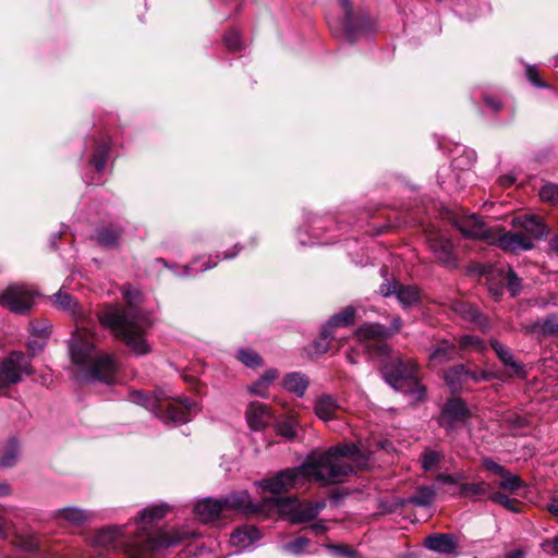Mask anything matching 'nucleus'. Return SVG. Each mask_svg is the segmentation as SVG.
Returning a JSON list of instances; mask_svg holds the SVG:
<instances>
[{"label":"nucleus","mask_w":558,"mask_h":558,"mask_svg":"<svg viewBox=\"0 0 558 558\" xmlns=\"http://www.w3.org/2000/svg\"><path fill=\"white\" fill-rule=\"evenodd\" d=\"M369 453V450L353 442L337 445L325 452H313L298 468L282 470L255 484L263 490L277 495L302 487L308 481L322 485L341 483L348 475L368 465Z\"/></svg>","instance_id":"1"},{"label":"nucleus","mask_w":558,"mask_h":558,"mask_svg":"<svg viewBox=\"0 0 558 558\" xmlns=\"http://www.w3.org/2000/svg\"><path fill=\"white\" fill-rule=\"evenodd\" d=\"M53 304L69 313L75 320V330L69 344L72 362L78 367V379L104 381L111 385L118 369L112 355L96 351L95 325L85 316L76 300L66 292L59 291L52 295Z\"/></svg>","instance_id":"2"},{"label":"nucleus","mask_w":558,"mask_h":558,"mask_svg":"<svg viewBox=\"0 0 558 558\" xmlns=\"http://www.w3.org/2000/svg\"><path fill=\"white\" fill-rule=\"evenodd\" d=\"M122 293L129 306L124 310L107 306L98 314V319L104 327L121 338L135 355H145L150 351L145 331L151 326V320L146 313L135 307L141 299L138 290L125 287Z\"/></svg>","instance_id":"3"},{"label":"nucleus","mask_w":558,"mask_h":558,"mask_svg":"<svg viewBox=\"0 0 558 558\" xmlns=\"http://www.w3.org/2000/svg\"><path fill=\"white\" fill-rule=\"evenodd\" d=\"M168 511L169 507L165 504L149 506L141 511L135 521L137 530L136 536L145 550L160 551L193 535L192 532L179 530L153 531V523L156 520L162 519Z\"/></svg>","instance_id":"4"},{"label":"nucleus","mask_w":558,"mask_h":558,"mask_svg":"<svg viewBox=\"0 0 558 558\" xmlns=\"http://www.w3.org/2000/svg\"><path fill=\"white\" fill-rule=\"evenodd\" d=\"M131 400L149 410L163 422L186 423L199 411L197 402L189 398H183L178 403H165L161 395L156 392L146 395L142 391H134L131 395Z\"/></svg>","instance_id":"5"},{"label":"nucleus","mask_w":558,"mask_h":558,"mask_svg":"<svg viewBox=\"0 0 558 558\" xmlns=\"http://www.w3.org/2000/svg\"><path fill=\"white\" fill-rule=\"evenodd\" d=\"M385 381L393 389L409 393L413 401L425 398V388L417 381V365L410 359L400 356L391 357L383 366Z\"/></svg>","instance_id":"6"},{"label":"nucleus","mask_w":558,"mask_h":558,"mask_svg":"<svg viewBox=\"0 0 558 558\" xmlns=\"http://www.w3.org/2000/svg\"><path fill=\"white\" fill-rule=\"evenodd\" d=\"M89 544L94 549L99 550V556L109 549H124L126 558H130L131 555L138 557L141 551L145 550L137 536L131 535L125 525L98 530L89 538Z\"/></svg>","instance_id":"7"},{"label":"nucleus","mask_w":558,"mask_h":558,"mask_svg":"<svg viewBox=\"0 0 558 558\" xmlns=\"http://www.w3.org/2000/svg\"><path fill=\"white\" fill-rule=\"evenodd\" d=\"M340 7L343 13V21L328 20L329 28L335 33L342 35L345 40L353 44L362 35L371 31L372 24L365 16H355L349 0H340Z\"/></svg>","instance_id":"8"},{"label":"nucleus","mask_w":558,"mask_h":558,"mask_svg":"<svg viewBox=\"0 0 558 558\" xmlns=\"http://www.w3.org/2000/svg\"><path fill=\"white\" fill-rule=\"evenodd\" d=\"M29 374H32L29 360L22 352H13L0 360V392L21 383L24 376Z\"/></svg>","instance_id":"9"},{"label":"nucleus","mask_w":558,"mask_h":558,"mask_svg":"<svg viewBox=\"0 0 558 558\" xmlns=\"http://www.w3.org/2000/svg\"><path fill=\"white\" fill-rule=\"evenodd\" d=\"M277 506L282 514L289 515L293 523H304L315 519L326 507V501H300L296 498H280Z\"/></svg>","instance_id":"10"},{"label":"nucleus","mask_w":558,"mask_h":558,"mask_svg":"<svg viewBox=\"0 0 558 558\" xmlns=\"http://www.w3.org/2000/svg\"><path fill=\"white\" fill-rule=\"evenodd\" d=\"M355 336L361 343H364L365 349H374L378 355H387L390 351L384 340L390 337L391 332H389L388 328L377 323L361 326L356 330Z\"/></svg>","instance_id":"11"},{"label":"nucleus","mask_w":558,"mask_h":558,"mask_svg":"<svg viewBox=\"0 0 558 558\" xmlns=\"http://www.w3.org/2000/svg\"><path fill=\"white\" fill-rule=\"evenodd\" d=\"M34 303V292L22 284L8 287L0 295V305L14 313L27 312Z\"/></svg>","instance_id":"12"},{"label":"nucleus","mask_w":558,"mask_h":558,"mask_svg":"<svg viewBox=\"0 0 558 558\" xmlns=\"http://www.w3.org/2000/svg\"><path fill=\"white\" fill-rule=\"evenodd\" d=\"M489 244H497L501 250L517 253L533 248L534 244L527 235L522 232H501L495 229Z\"/></svg>","instance_id":"13"},{"label":"nucleus","mask_w":558,"mask_h":558,"mask_svg":"<svg viewBox=\"0 0 558 558\" xmlns=\"http://www.w3.org/2000/svg\"><path fill=\"white\" fill-rule=\"evenodd\" d=\"M428 246L435 255L438 263L445 267L453 268L457 266V258L453 253L452 242L440 233H430L428 235Z\"/></svg>","instance_id":"14"},{"label":"nucleus","mask_w":558,"mask_h":558,"mask_svg":"<svg viewBox=\"0 0 558 558\" xmlns=\"http://www.w3.org/2000/svg\"><path fill=\"white\" fill-rule=\"evenodd\" d=\"M470 416V411L461 399L448 400L444 407L439 424L447 430H452L458 424L464 423Z\"/></svg>","instance_id":"15"},{"label":"nucleus","mask_w":558,"mask_h":558,"mask_svg":"<svg viewBox=\"0 0 558 558\" xmlns=\"http://www.w3.org/2000/svg\"><path fill=\"white\" fill-rule=\"evenodd\" d=\"M424 546L434 553L445 556L446 558L458 557V538L450 533H436L424 539Z\"/></svg>","instance_id":"16"},{"label":"nucleus","mask_w":558,"mask_h":558,"mask_svg":"<svg viewBox=\"0 0 558 558\" xmlns=\"http://www.w3.org/2000/svg\"><path fill=\"white\" fill-rule=\"evenodd\" d=\"M272 418L274 413L267 404L258 401L248 403L245 411V420L252 430H263L271 423Z\"/></svg>","instance_id":"17"},{"label":"nucleus","mask_w":558,"mask_h":558,"mask_svg":"<svg viewBox=\"0 0 558 558\" xmlns=\"http://www.w3.org/2000/svg\"><path fill=\"white\" fill-rule=\"evenodd\" d=\"M458 228L466 238L484 240L489 243L495 229L488 228L476 215H470L458 221Z\"/></svg>","instance_id":"18"},{"label":"nucleus","mask_w":558,"mask_h":558,"mask_svg":"<svg viewBox=\"0 0 558 558\" xmlns=\"http://www.w3.org/2000/svg\"><path fill=\"white\" fill-rule=\"evenodd\" d=\"M193 511L202 522H211L226 514L222 498L214 499L206 497L199 499L195 504Z\"/></svg>","instance_id":"19"},{"label":"nucleus","mask_w":558,"mask_h":558,"mask_svg":"<svg viewBox=\"0 0 558 558\" xmlns=\"http://www.w3.org/2000/svg\"><path fill=\"white\" fill-rule=\"evenodd\" d=\"M226 513L234 510L242 513H255L258 508L255 506L247 490H239L222 497Z\"/></svg>","instance_id":"20"},{"label":"nucleus","mask_w":558,"mask_h":558,"mask_svg":"<svg viewBox=\"0 0 558 558\" xmlns=\"http://www.w3.org/2000/svg\"><path fill=\"white\" fill-rule=\"evenodd\" d=\"M490 345L495 351L498 359L502 362V364L509 368H511L514 376L520 378H525L526 368L525 365L514 359L511 350L502 344L500 341L493 339L490 341Z\"/></svg>","instance_id":"21"},{"label":"nucleus","mask_w":558,"mask_h":558,"mask_svg":"<svg viewBox=\"0 0 558 558\" xmlns=\"http://www.w3.org/2000/svg\"><path fill=\"white\" fill-rule=\"evenodd\" d=\"M514 226L521 227L523 229V234L534 239H542L547 235L548 230L544 225L542 218L537 216H520L515 217L512 220Z\"/></svg>","instance_id":"22"},{"label":"nucleus","mask_w":558,"mask_h":558,"mask_svg":"<svg viewBox=\"0 0 558 558\" xmlns=\"http://www.w3.org/2000/svg\"><path fill=\"white\" fill-rule=\"evenodd\" d=\"M339 410L340 404L331 395H320L314 402V412L324 422L336 420Z\"/></svg>","instance_id":"23"},{"label":"nucleus","mask_w":558,"mask_h":558,"mask_svg":"<svg viewBox=\"0 0 558 558\" xmlns=\"http://www.w3.org/2000/svg\"><path fill=\"white\" fill-rule=\"evenodd\" d=\"M21 452H22L21 441L14 436L8 438L1 447L0 468H2V469L13 468L20 459Z\"/></svg>","instance_id":"24"},{"label":"nucleus","mask_w":558,"mask_h":558,"mask_svg":"<svg viewBox=\"0 0 558 558\" xmlns=\"http://www.w3.org/2000/svg\"><path fill=\"white\" fill-rule=\"evenodd\" d=\"M260 537L259 531L254 525H245L235 530L230 536V543L238 550H244Z\"/></svg>","instance_id":"25"},{"label":"nucleus","mask_w":558,"mask_h":558,"mask_svg":"<svg viewBox=\"0 0 558 558\" xmlns=\"http://www.w3.org/2000/svg\"><path fill=\"white\" fill-rule=\"evenodd\" d=\"M93 513L78 507H65L56 512V519L62 523L78 526L90 520Z\"/></svg>","instance_id":"26"},{"label":"nucleus","mask_w":558,"mask_h":558,"mask_svg":"<svg viewBox=\"0 0 558 558\" xmlns=\"http://www.w3.org/2000/svg\"><path fill=\"white\" fill-rule=\"evenodd\" d=\"M453 310L464 319L475 323L482 331L485 332L489 329L487 317L482 315L475 306L469 303L458 302L453 305Z\"/></svg>","instance_id":"27"},{"label":"nucleus","mask_w":558,"mask_h":558,"mask_svg":"<svg viewBox=\"0 0 558 558\" xmlns=\"http://www.w3.org/2000/svg\"><path fill=\"white\" fill-rule=\"evenodd\" d=\"M283 387L298 397H303L308 387V379L304 374L291 373L284 377Z\"/></svg>","instance_id":"28"},{"label":"nucleus","mask_w":558,"mask_h":558,"mask_svg":"<svg viewBox=\"0 0 558 558\" xmlns=\"http://www.w3.org/2000/svg\"><path fill=\"white\" fill-rule=\"evenodd\" d=\"M445 380L452 392L462 389L463 384L468 381L465 366L460 364L450 368L445 375Z\"/></svg>","instance_id":"29"},{"label":"nucleus","mask_w":558,"mask_h":558,"mask_svg":"<svg viewBox=\"0 0 558 558\" xmlns=\"http://www.w3.org/2000/svg\"><path fill=\"white\" fill-rule=\"evenodd\" d=\"M277 377V369H267L252 386L248 387V391L254 396L265 398L268 387Z\"/></svg>","instance_id":"30"},{"label":"nucleus","mask_w":558,"mask_h":558,"mask_svg":"<svg viewBox=\"0 0 558 558\" xmlns=\"http://www.w3.org/2000/svg\"><path fill=\"white\" fill-rule=\"evenodd\" d=\"M490 485L484 481L477 483H464L460 485L459 492L454 494L458 497L477 498L489 493Z\"/></svg>","instance_id":"31"},{"label":"nucleus","mask_w":558,"mask_h":558,"mask_svg":"<svg viewBox=\"0 0 558 558\" xmlns=\"http://www.w3.org/2000/svg\"><path fill=\"white\" fill-rule=\"evenodd\" d=\"M435 496L436 489L434 486H422L408 499V502L417 507H428L433 504Z\"/></svg>","instance_id":"32"},{"label":"nucleus","mask_w":558,"mask_h":558,"mask_svg":"<svg viewBox=\"0 0 558 558\" xmlns=\"http://www.w3.org/2000/svg\"><path fill=\"white\" fill-rule=\"evenodd\" d=\"M355 308L353 306H347L339 313L335 314L329 318L326 326L328 330L335 327H345L354 323Z\"/></svg>","instance_id":"33"},{"label":"nucleus","mask_w":558,"mask_h":558,"mask_svg":"<svg viewBox=\"0 0 558 558\" xmlns=\"http://www.w3.org/2000/svg\"><path fill=\"white\" fill-rule=\"evenodd\" d=\"M396 296L403 307H409L418 302L420 291L413 286L399 284Z\"/></svg>","instance_id":"34"},{"label":"nucleus","mask_w":558,"mask_h":558,"mask_svg":"<svg viewBox=\"0 0 558 558\" xmlns=\"http://www.w3.org/2000/svg\"><path fill=\"white\" fill-rule=\"evenodd\" d=\"M442 460V452L433 449H426L421 456L422 468L425 471L435 470Z\"/></svg>","instance_id":"35"},{"label":"nucleus","mask_w":558,"mask_h":558,"mask_svg":"<svg viewBox=\"0 0 558 558\" xmlns=\"http://www.w3.org/2000/svg\"><path fill=\"white\" fill-rule=\"evenodd\" d=\"M296 421L292 416H288L284 420L278 422L275 425L276 432L281 437H284L287 439H293L296 435L295 430Z\"/></svg>","instance_id":"36"},{"label":"nucleus","mask_w":558,"mask_h":558,"mask_svg":"<svg viewBox=\"0 0 558 558\" xmlns=\"http://www.w3.org/2000/svg\"><path fill=\"white\" fill-rule=\"evenodd\" d=\"M499 476L501 477V480L498 483V486L505 490L513 493L523 486V482L521 481V478L507 470H505V472L501 473Z\"/></svg>","instance_id":"37"},{"label":"nucleus","mask_w":558,"mask_h":558,"mask_svg":"<svg viewBox=\"0 0 558 558\" xmlns=\"http://www.w3.org/2000/svg\"><path fill=\"white\" fill-rule=\"evenodd\" d=\"M460 347L464 350H471L474 352H483L487 349L486 343L483 339L472 336L464 335L460 338Z\"/></svg>","instance_id":"38"},{"label":"nucleus","mask_w":558,"mask_h":558,"mask_svg":"<svg viewBox=\"0 0 558 558\" xmlns=\"http://www.w3.org/2000/svg\"><path fill=\"white\" fill-rule=\"evenodd\" d=\"M454 351V345L442 342L434 348L430 353V359L437 362L447 361L453 357Z\"/></svg>","instance_id":"39"},{"label":"nucleus","mask_w":558,"mask_h":558,"mask_svg":"<svg viewBox=\"0 0 558 558\" xmlns=\"http://www.w3.org/2000/svg\"><path fill=\"white\" fill-rule=\"evenodd\" d=\"M236 357L239 361H241L244 365L251 368H257L260 367L263 362L262 357L252 350H239Z\"/></svg>","instance_id":"40"},{"label":"nucleus","mask_w":558,"mask_h":558,"mask_svg":"<svg viewBox=\"0 0 558 558\" xmlns=\"http://www.w3.org/2000/svg\"><path fill=\"white\" fill-rule=\"evenodd\" d=\"M310 541L306 537H298L282 545V549L291 555L299 556L306 551Z\"/></svg>","instance_id":"41"},{"label":"nucleus","mask_w":558,"mask_h":558,"mask_svg":"<svg viewBox=\"0 0 558 558\" xmlns=\"http://www.w3.org/2000/svg\"><path fill=\"white\" fill-rule=\"evenodd\" d=\"M109 151V146L107 144L100 145L90 159V163L97 170V172H102L106 168L107 156Z\"/></svg>","instance_id":"42"},{"label":"nucleus","mask_w":558,"mask_h":558,"mask_svg":"<svg viewBox=\"0 0 558 558\" xmlns=\"http://www.w3.org/2000/svg\"><path fill=\"white\" fill-rule=\"evenodd\" d=\"M500 276L502 277V281L507 283L511 295L517 296L521 292V279L511 269L501 272Z\"/></svg>","instance_id":"43"},{"label":"nucleus","mask_w":558,"mask_h":558,"mask_svg":"<svg viewBox=\"0 0 558 558\" xmlns=\"http://www.w3.org/2000/svg\"><path fill=\"white\" fill-rule=\"evenodd\" d=\"M118 238L119 233L117 231L106 228L98 230L96 234L97 242L106 247L113 246Z\"/></svg>","instance_id":"44"},{"label":"nucleus","mask_w":558,"mask_h":558,"mask_svg":"<svg viewBox=\"0 0 558 558\" xmlns=\"http://www.w3.org/2000/svg\"><path fill=\"white\" fill-rule=\"evenodd\" d=\"M332 338V331L328 330L327 327H324L320 336L317 340L314 342V352L316 354H324L329 349V341Z\"/></svg>","instance_id":"45"},{"label":"nucleus","mask_w":558,"mask_h":558,"mask_svg":"<svg viewBox=\"0 0 558 558\" xmlns=\"http://www.w3.org/2000/svg\"><path fill=\"white\" fill-rule=\"evenodd\" d=\"M50 328L51 326L47 320L32 322L29 324V331L43 341H46L50 336Z\"/></svg>","instance_id":"46"},{"label":"nucleus","mask_w":558,"mask_h":558,"mask_svg":"<svg viewBox=\"0 0 558 558\" xmlns=\"http://www.w3.org/2000/svg\"><path fill=\"white\" fill-rule=\"evenodd\" d=\"M198 263H199V259H195L191 266H184L182 268L183 272L180 274L181 276H190V275H193L194 272H203L205 270H209L211 268H214L217 263L216 262H211L210 258L208 259L207 263H204L202 264L201 266H198Z\"/></svg>","instance_id":"47"},{"label":"nucleus","mask_w":558,"mask_h":558,"mask_svg":"<svg viewBox=\"0 0 558 558\" xmlns=\"http://www.w3.org/2000/svg\"><path fill=\"white\" fill-rule=\"evenodd\" d=\"M474 163V153L465 151L463 155L454 157L452 160L453 169L468 170Z\"/></svg>","instance_id":"48"},{"label":"nucleus","mask_w":558,"mask_h":558,"mask_svg":"<svg viewBox=\"0 0 558 558\" xmlns=\"http://www.w3.org/2000/svg\"><path fill=\"white\" fill-rule=\"evenodd\" d=\"M541 332L544 336H558V319L555 315L547 316L541 324Z\"/></svg>","instance_id":"49"},{"label":"nucleus","mask_w":558,"mask_h":558,"mask_svg":"<svg viewBox=\"0 0 558 558\" xmlns=\"http://www.w3.org/2000/svg\"><path fill=\"white\" fill-rule=\"evenodd\" d=\"M489 499L496 504H499L512 512L519 511L514 500L510 499L502 493L495 492L489 495Z\"/></svg>","instance_id":"50"},{"label":"nucleus","mask_w":558,"mask_h":558,"mask_svg":"<svg viewBox=\"0 0 558 558\" xmlns=\"http://www.w3.org/2000/svg\"><path fill=\"white\" fill-rule=\"evenodd\" d=\"M539 196L543 201L550 202L553 204L558 203V185L545 184L539 191Z\"/></svg>","instance_id":"51"},{"label":"nucleus","mask_w":558,"mask_h":558,"mask_svg":"<svg viewBox=\"0 0 558 558\" xmlns=\"http://www.w3.org/2000/svg\"><path fill=\"white\" fill-rule=\"evenodd\" d=\"M225 44L231 51H238L242 47L240 34L236 31H229L225 35Z\"/></svg>","instance_id":"52"},{"label":"nucleus","mask_w":558,"mask_h":558,"mask_svg":"<svg viewBox=\"0 0 558 558\" xmlns=\"http://www.w3.org/2000/svg\"><path fill=\"white\" fill-rule=\"evenodd\" d=\"M338 557H341V558H359V555L357 553L348 547V546H342V545H331V546H328Z\"/></svg>","instance_id":"53"},{"label":"nucleus","mask_w":558,"mask_h":558,"mask_svg":"<svg viewBox=\"0 0 558 558\" xmlns=\"http://www.w3.org/2000/svg\"><path fill=\"white\" fill-rule=\"evenodd\" d=\"M525 75L532 85L535 87H546V84L539 78L538 71L533 65H527L525 69Z\"/></svg>","instance_id":"54"},{"label":"nucleus","mask_w":558,"mask_h":558,"mask_svg":"<svg viewBox=\"0 0 558 558\" xmlns=\"http://www.w3.org/2000/svg\"><path fill=\"white\" fill-rule=\"evenodd\" d=\"M466 373H468V380H473L474 383L487 381V380H489L492 378L489 373L484 372V371H469V369H466Z\"/></svg>","instance_id":"55"},{"label":"nucleus","mask_w":558,"mask_h":558,"mask_svg":"<svg viewBox=\"0 0 558 558\" xmlns=\"http://www.w3.org/2000/svg\"><path fill=\"white\" fill-rule=\"evenodd\" d=\"M483 465L485 469L496 473L497 475H500L506 470L502 465L496 463L494 460L489 458L483 460Z\"/></svg>","instance_id":"56"},{"label":"nucleus","mask_w":558,"mask_h":558,"mask_svg":"<svg viewBox=\"0 0 558 558\" xmlns=\"http://www.w3.org/2000/svg\"><path fill=\"white\" fill-rule=\"evenodd\" d=\"M399 288V284L393 282V283H383L380 286V293L384 295V296H389L391 294H396V291L398 290Z\"/></svg>","instance_id":"57"},{"label":"nucleus","mask_w":558,"mask_h":558,"mask_svg":"<svg viewBox=\"0 0 558 558\" xmlns=\"http://www.w3.org/2000/svg\"><path fill=\"white\" fill-rule=\"evenodd\" d=\"M436 481L442 484L448 485H456L458 484V480L454 477V475L450 474H438L436 477Z\"/></svg>","instance_id":"58"},{"label":"nucleus","mask_w":558,"mask_h":558,"mask_svg":"<svg viewBox=\"0 0 558 558\" xmlns=\"http://www.w3.org/2000/svg\"><path fill=\"white\" fill-rule=\"evenodd\" d=\"M12 494V487L7 481L0 482V497H7Z\"/></svg>","instance_id":"59"},{"label":"nucleus","mask_w":558,"mask_h":558,"mask_svg":"<svg viewBox=\"0 0 558 558\" xmlns=\"http://www.w3.org/2000/svg\"><path fill=\"white\" fill-rule=\"evenodd\" d=\"M515 182V177L513 174H506L499 178V183L502 186H510Z\"/></svg>","instance_id":"60"},{"label":"nucleus","mask_w":558,"mask_h":558,"mask_svg":"<svg viewBox=\"0 0 558 558\" xmlns=\"http://www.w3.org/2000/svg\"><path fill=\"white\" fill-rule=\"evenodd\" d=\"M485 102L494 110L498 111L501 108V104L498 99H495L493 97H486Z\"/></svg>","instance_id":"61"},{"label":"nucleus","mask_w":558,"mask_h":558,"mask_svg":"<svg viewBox=\"0 0 558 558\" xmlns=\"http://www.w3.org/2000/svg\"><path fill=\"white\" fill-rule=\"evenodd\" d=\"M45 345V341L40 340V341H29L28 342V348L29 350H32L34 353H36L37 351H40Z\"/></svg>","instance_id":"62"},{"label":"nucleus","mask_w":558,"mask_h":558,"mask_svg":"<svg viewBox=\"0 0 558 558\" xmlns=\"http://www.w3.org/2000/svg\"><path fill=\"white\" fill-rule=\"evenodd\" d=\"M401 319L399 317L393 318L391 327L388 328L389 332H391V336L398 332L401 329Z\"/></svg>","instance_id":"63"},{"label":"nucleus","mask_w":558,"mask_h":558,"mask_svg":"<svg viewBox=\"0 0 558 558\" xmlns=\"http://www.w3.org/2000/svg\"><path fill=\"white\" fill-rule=\"evenodd\" d=\"M548 511L554 514L555 517L558 518V500H553L549 505H548Z\"/></svg>","instance_id":"64"}]
</instances>
